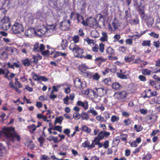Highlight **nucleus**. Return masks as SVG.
<instances>
[{
	"mask_svg": "<svg viewBox=\"0 0 160 160\" xmlns=\"http://www.w3.org/2000/svg\"><path fill=\"white\" fill-rule=\"evenodd\" d=\"M11 26L10 22L8 23H4L2 24V28L4 30H7Z\"/></svg>",
	"mask_w": 160,
	"mask_h": 160,
	"instance_id": "obj_22",
	"label": "nucleus"
},
{
	"mask_svg": "<svg viewBox=\"0 0 160 160\" xmlns=\"http://www.w3.org/2000/svg\"><path fill=\"white\" fill-rule=\"evenodd\" d=\"M77 104L78 106L82 107L85 110H87L88 108V104L87 101L83 102L79 101L77 102Z\"/></svg>",
	"mask_w": 160,
	"mask_h": 160,
	"instance_id": "obj_12",
	"label": "nucleus"
},
{
	"mask_svg": "<svg viewBox=\"0 0 160 160\" xmlns=\"http://www.w3.org/2000/svg\"><path fill=\"white\" fill-rule=\"evenodd\" d=\"M88 24H89L91 27L93 26H96L97 24V21L93 18H90L87 21Z\"/></svg>",
	"mask_w": 160,
	"mask_h": 160,
	"instance_id": "obj_15",
	"label": "nucleus"
},
{
	"mask_svg": "<svg viewBox=\"0 0 160 160\" xmlns=\"http://www.w3.org/2000/svg\"><path fill=\"white\" fill-rule=\"evenodd\" d=\"M8 56L7 53L4 51L0 53V58L2 59H5L7 58Z\"/></svg>",
	"mask_w": 160,
	"mask_h": 160,
	"instance_id": "obj_34",
	"label": "nucleus"
},
{
	"mask_svg": "<svg viewBox=\"0 0 160 160\" xmlns=\"http://www.w3.org/2000/svg\"><path fill=\"white\" fill-rule=\"evenodd\" d=\"M149 34L151 36L155 38H158L159 37V35L158 34H157L154 32H151Z\"/></svg>",
	"mask_w": 160,
	"mask_h": 160,
	"instance_id": "obj_49",
	"label": "nucleus"
},
{
	"mask_svg": "<svg viewBox=\"0 0 160 160\" xmlns=\"http://www.w3.org/2000/svg\"><path fill=\"white\" fill-rule=\"evenodd\" d=\"M150 42V40H144L142 43V45L143 46L149 47L151 45Z\"/></svg>",
	"mask_w": 160,
	"mask_h": 160,
	"instance_id": "obj_32",
	"label": "nucleus"
},
{
	"mask_svg": "<svg viewBox=\"0 0 160 160\" xmlns=\"http://www.w3.org/2000/svg\"><path fill=\"white\" fill-rule=\"evenodd\" d=\"M46 28L48 33H52L56 30V26L55 25H48Z\"/></svg>",
	"mask_w": 160,
	"mask_h": 160,
	"instance_id": "obj_13",
	"label": "nucleus"
},
{
	"mask_svg": "<svg viewBox=\"0 0 160 160\" xmlns=\"http://www.w3.org/2000/svg\"><path fill=\"white\" fill-rule=\"evenodd\" d=\"M80 129L81 131L88 133H90L91 132V129L85 126H82L81 128Z\"/></svg>",
	"mask_w": 160,
	"mask_h": 160,
	"instance_id": "obj_27",
	"label": "nucleus"
},
{
	"mask_svg": "<svg viewBox=\"0 0 160 160\" xmlns=\"http://www.w3.org/2000/svg\"><path fill=\"white\" fill-rule=\"evenodd\" d=\"M69 99V98L68 96H67L65 98H63V100L64 101V103L67 105H68L69 103L68 102V101Z\"/></svg>",
	"mask_w": 160,
	"mask_h": 160,
	"instance_id": "obj_62",
	"label": "nucleus"
},
{
	"mask_svg": "<svg viewBox=\"0 0 160 160\" xmlns=\"http://www.w3.org/2000/svg\"><path fill=\"white\" fill-rule=\"evenodd\" d=\"M126 49V48L124 46H121L119 47L118 50L122 52H124Z\"/></svg>",
	"mask_w": 160,
	"mask_h": 160,
	"instance_id": "obj_55",
	"label": "nucleus"
},
{
	"mask_svg": "<svg viewBox=\"0 0 160 160\" xmlns=\"http://www.w3.org/2000/svg\"><path fill=\"white\" fill-rule=\"evenodd\" d=\"M126 92L125 91H119L115 93L114 96L118 99H121L126 97L127 96Z\"/></svg>",
	"mask_w": 160,
	"mask_h": 160,
	"instance_id": "obj_8",
	"label": "nucleus"
},
{
	"mask_svg": "<svg viewBox=\"0 0 160 160\" xmlns=\"http://www.w3.org/2000/svg\"><path fill=\"white\" fill-rule=\"evenodd\" d=\"M49 158L47 156L43 155L41 158V160H48Z\"/></svg>",
	"mask_w": 160,
	"mask_h": 160,
	"instance_id": "obj_64",
	"label": "nucleus"
},
{
	"mask_svg": "<svg viewBox=\"0 0 160 160\" xmlns=\"http://www.w3.org/2000/svg\"><path fill=\"white\" fill-rule=\"evenodd\" d=\"M21 62L25 66H28L30 65V61L28 58L22 60Z\"/></svg>",
	"mask_w": 160,
	"mask_h": 160,
	"instance_id": "obj_25",
	"label": "nucleus"
},
{
	"mask_svg": "<svg viewBox=\"0 0 160 160\" xmlns=\"http://www.w3.org/2000/svg\"><path fill=\"white\" fill-rule=\"evenodd\" d=\"M68 42L65 39L62 40L60 43L61 46L62 48V49L63 50H65L68 46Z\"/></svg>",
	"mask_w": 160,
	"mask_h": 160,
	"instance_id": "obj_20",
	"label": "nucleus"
},
{
	"mask_svg": "<svg viewBox=\"0 0 160 160\" xmlns=\"http://www.w3.org/2000/svg\"><path fill=\"white\" fill-rule=\"evenodd\" d=\"M74 84L75 87L78 88L82 87V83L80 79L78 78H76L74 81Z\"/></svg>",
	"mask_w": 160,
	"mask_h": 160,
	"instance_id": "obj_17",
	"label": "nucleus"
},
{
	"mask_svg": "<svg viewBox=\"0 0 160 160\" xmlns=\"http://www.w3.org/2000/svg\"><path fill=\"white\" fill-rule=\"evenodd\" d=\"M112 24L113 28V29L112 28V30L115 31V30L117 29L118 28V24L114 22L112 23Z\"/></svg>",
	"mask_w": 160,
	"mask_h": 160,
	"instance_id": "obj_46",
	"label": "nucleus"
},
{
	"mask_svg": "<svg viewBox=\"0 0 160 160\" xmlns=\"http://www.w3.org/2000/svg\"><path fill=\"white\" fill-rule=\"evenodd\" d=\"M85 40V41L88 44L94 43L95 42L94 40L90 39L89 38H86Z\"/></svg>",
	"mask_w": 160,
	"mask_h": 160,
	"instance_id": "obj_51",
	"label": "nucleus"
},
{
	"mask_svg": "<svg viewBox=\"0 0 160 160\" xmlns=\"http://www.w3.org/2000/svg\"><path fill=\"white\" fill-rule=\"evenodd\" d=\"M97 95V98L98 97H102L104 96L106 93V89L105 88H95Z\"/></svg>",
	"mask_w": 160,
	"mask_h": 160,
	"instance_id": "obj_6",
	"label": "nucleus"
},
{
	"mask_svg": "<svg viewBox=\"0 0 160 160\" xmlns=\"http://www.w3.org/2000/svg\"><path fill=\"white\" fill-rule=\"evenodd\" d=\"M140 113L142 114H146L148 112V110L147 109H140L139 110Z\"/></svg>",
	"mask_w": 160,
	"mask_h": 160,
	"instance_id": "obj_45",
	"label": "nucleus"
},
{
	"mask_svg": "<svg viewBox=\"0 0 160 160\" xmlns=\"http://www.w3.org/2000/svg\"><path fill=\"white\" fill-rule=\"evenodd\" d=\"M79 68L81 70L83 69H84V70H85L86 69L88 68L87 66L85 64H83L80 65L79 66Z\"/></svg>",
	"mask_w": 160,
	"mask_h": 160,
	"instance_id": "obj_60",
	"label": "nucleus"
},
{
	"mask_svg": "<svg viewBox=\"0 0 160 160\" xmlns=\"http://www.w3.org/2000/svg\"><path fill=\"white\" fill-rule=\"evenodd\" d=\"M89 143L88 142L86 141L82 144V146L85 148L87 147L89 149Z\"/></svg>",
	"mask_w": 160,
	"mask_h": 160,
	"instance_id": "obj_56",
	"label": "nucleus"
},
{
	"mask_svg": "<svg viewBox=\"0 0 160 160\" xmlns=\"http://www.w3.org/2000/svg\"><path fill=\"white\" fill-rule=\"evenodd\" d=\"M87 113H90L95 116L98 114L97 112L94 109V108L92 107H90L89 109L87 111Z\"/></svg>",
	"mask_w": 160,
	"mask_h": 160,
	"instance_id": "obj_23",
	"label": "nucleus"
},
{
	"mask_svg": "<svg viewBox=\"0 0 160 160\" xmlns=\"http://www.w3.org/2000/svg\"><path fill=\"white\" fill-rule=\"evenodd\" d=\"M70 24L69 20H64L61 23V29L63 31L68 30L69 29Z\"/></svg>",
	"mask_w": 160,
	"mask_h": 160,
	"instance_id": "obj_5",
	"label": "nucleus"
},
{
	"mask_svg": "<svg viewBox=\"0 0 160 160\" xmlns=\"http://www.w3.org/2000/svg\"><path fill=\"white\" fill-rule=\"evenodd\" d=\"M102 36L100 38L101 41L102 42L107 41L108 40V35L106 32H102Z\"/></svg>",
	"mask_w": 160,
	"mask_h": 160,
	"instance_id": "obj_24",
	"label": "nucleus"
},
{
	"mask_svg": "<svg viewBox=\"0 0 160 160\" xmlns=\"http://www.w3.org/2000/svg\"><path fill=\"white\" fill-rule=\"evenodd\" d=\"M91 36L95 38L98 37L99 36V33L96 30H94L91 31Z\"/></svg>",
	"mask_w": 160,
	"mask_h": 160,
	"instance_id": "obj_26",
	"label": "nucleus"
},
{
	"mask_svg": "<svg viewBox=\"0 0 160 160\" xmlns=\"http://www.w3.org/2000/svg\"><path fill=\"white\" fill-rule=\"evenodd\" d=\"M96 109L100 110L101 111H102L104 110L105 108L102 105H101V106H97L96 107Z\"/></svg>",
	"mask_w": 160,
	"mask_h": 160,
	"instance_id": "obj_58",
	"label": "nucleus"
},
{
	"mask_svg": "<svg viewBox=\"0 0 160 160\" xmlns=\"http://www.w3.org/2000/svg\"><path fill=\"white\" fill-rule=\"evenodd\" d=\"M69 49L75 55V57L77 58H83L84 53L83 49L74 43H71L69 47Z\"/></svg>",
	"mask_w": 160,
	"mask_h": 160,
	"instance_id": "obj_2",
	"label": "nucleus"
},
{
	"mask_svg": "<svg viewBox=\"0 0 160 160\" xmlns=\"http://www.w3.org/2000/svg\"><path fill=\"white\" fill-rule=\"evenodd\" d=\"M7 65L9 68L14 69V67L16 68H20L21 66V63L19 61L16 60V62H13L12 64H11L10 62H8Z\"/></svg>",
	"mask_w": 160,
	"mask_h": 160,
	"instance_id": "obj_7",
	"label": "nucleus"
},
{
	"mask_svg": "<svg viewBox=\"0 0 160 160\" xmlns=\"http://www.w3.org/2000/svg\"><path fill=\"white\" fill-rule=\"evenodd\" d=\"M146 96H148V98H150L153 96H155L157 94V93L156 91H152L150 89L146 91Z\"/></svg>",
	"mask_w": 160,
	"mask_h": 160,
	"instance_id": "obj_14",
	"label": "nucleus"
},
{
	"mask_svg": "<svg viewBox=\"0 0 160 160\" xmlns=\"http://www.w3.org/2000/svg\"><path fill=\"white\" fill-rule=\"evenodd\" d=\"M50 137L51 138V139H49V140L51 141L52 140L54 142V143H58L59 142H58V138L56 137H54L53 136H51Z\"/></svg>",
	"mask_w": 160,
	"mask_h": 160,
	"instance_id": "obj_53",
	"label": "nucleus"
},
{
	"mask_svg": "<svg viewBox=\"0 0 160 160\" xmlns=\"http://www.w3.org/2000/svg\"><path fill=\"white\" fill-rule=\"evenodd\" d=\"M47 29L46 27H43L41 29H40L36 31V34L40 37L44 35L46 32H47Z\"/></svg>",
	"mask_w": 160,
	"mask_h": 160,
	"instance_id": "obj_10",
	"label": "nucleus"
},
{
	"mask_svg": "<svg viewBox=\"0 0 160 160\" xmlns=\"http://www.w3.org/2000/svg\"><path fill=\"white\" fill-rule=\"evenodd\" d=\"M72 40L74 43H78L80 41V38L78 35H75L72 37Z\"/></svg>",
	"mask_w": 160,
	"mask_h": 160,
	"instance_id": "obj_33",
	"label": "nucleus"
},
{
	"mask_svg": "<svg viewBox=\"0 0 160 160\" xmlns=\"http://www.w3.org/2000/svg\"><path fill=\"white\" fill-rule=\"evenodd\" d=\"M92 55H90V54H87L86 56H84L83 55V58L84 59H92Z\"/></svg>",
	"mask_w": 160,
	"mask_h": 160,
	"instance_id": "obj_57",
	"label": "nucleus"
},
{
	"mask_svg": "<svg viewBox=\"0 0 160 160\" xmlns=\"http://www.w3.org/2000/svg\"><path fill=\"white\" fill-rule=\"evenodd\" d=\"M139 79L141 81L144 82L146 80V77L144 76L140 75L138 77Z\"/></svg>",
	"mask_w": 160,
	"mask_h": 160,
	"instance_id": "obj_54",
	"label": "nucleus"
},
{
	"mask_svg": "<svg viewBox=\"0 0 160 160\" xmlns=\"http://www.w3.org/2000/svg\"><path fill=\"white\" fill-rule=\"evenodd\" d=\"M124 59L126 62H130L134 60V58H133L132 56L129 57L128 56H126L124 57Z\"/></svg>",
	"mask_w": 160,
	"mask_h": 160,
	"instance_id": "obj_36",
	"label": "nucleus"
},
{
	"mask_svg": "<svg viewBox=\"0 0 160 160\" xmlns=\"http://www.w3.org/2000/svg\"><path fill=\"white\" fill-rule=\"evenodd\" d=\"M151 158V155L150 153L147 154L143 158V160H148L150 159Z\"/></svg>",
	"mask_w": 160,
	"mask_h": 160,
	"instance_id": "obj_48",
	"label": "nucleus"
},
{
	"mask_svg": "<svg viewBox=\"0 0 160 160\" xmlns=\"http://www.w3.org/2000/svg\"><path fill=\"white\" fill-rule=\"evenodd\" d=\"M49 50H43L41 52L42 55L44 56H49Z\"/></svg>",
	"mask_w": 160,
	"mask_h": 160,
	"instance_id": "obj_42",
	"label": "nucleus"
},
{
	"mask_svg": "<svg viewBox=\"0 0 160 160\" xmlns=\"http://www.w3.org/2000/svg\"><path fill=\"white\" fill-rule=\"evenodd\" d=\"M152 72L147 69H145L142 70V74L145 75H149Z\"/></svg>",
	"mask_w": 160,
	"mask_h": 160,
	"instance_id": "obj_29",
	"label": "nucleus"
},
{
	"mask_svg": "<svg viewBox=\"0 0 160 160\" xmlns=\"http://www.w3.org/2000/svg\"><path fill=\"white\" fill-rule=\"evenodd\" d=\"M125 42L127 44L131 45L132 43V41L131 39H128L125 40Z\"/></svg>",
	"mask_w": 160,
	"mask_h": 160,
	"instance_id": "obj_59",
	"label": "nucleus"
},
{
	"mask_svg": "<svg viewBox=\"0 0 160 160\" xmlns=\"http://www.w3.org/2000/svg\"><path fill=\"white\" fill-rule=\"evenodd\" d=\"M114 55H110L108 56V58L109 60H116L118 59V58L117 57H113V56Z\"/></svg>",
	"mask_w": 160,
	"mask_h": 160,
	"instance_id": "obj_50",
	"label": "nucleus"
},
{
	"mask_svg": "<svg viewBox=\"0 0 160 160\" xmlns=\"http://www.w3.org/2000/svg\"><path fill=\"white\" fill-rule=\"evenodd\" d=\"M60 52H55L54 54V55L53 56H51L53 58H55L58 56H60Z\"/></svg>",
	"mask_w": 160,
	"mask_h": 160,
	"instance_id": "obj_61",
	"label": "nucleus"
},
{
	"mask_svg": "<svg viewBox=\"0 0 160 160\" xmlns=\"http://www.w3.org/2000/svg\"><path fill=\"white\" fill-rule=\"evenodd\" d=\"M6 152V149L3 144L0 143V156H1L5 154Z\"/></svg>",
	"mask_w": 160,
	"mask_h": 160,
	"instance_id": "obj_19",
	"label": "nucleus"
},
{
	"mask_svg": "<svg viewBox=\"0 0 160 160\" xmlns=\"http://www.w3.org/2000/svg\"><path fill=\"white\" fill-rule=\"evenodd\" d=\"M92 51L95 52H98V46L97 44H95L94 46L92 48Z\"/></svg>",
	"mask_w": 160,
	"mask_h": 160,
	"instance_id": "obj_40",
	"label": "nucleus"
},
{
	"mask_svg": "<svg viewBox=\"0 0 160 160\" xmlns=\"http://www.w3.org/2000/svg\"><path fill=\"white\" fill-rule=\"evenodd\" d=\"M24 30V28L22 24L16 22L12 26L11 31L13 34H18L23 32Z\"/></svg>",
	"mask_w": 160,
	"mask_h": 160,
	"instance_id": "obj_3",
	"label": "nucleus"
},
{
	"mask_svg": "<svg viewBox=\"0 0 160 160\" xmlns=\"http://www.w3.org/2000/svg\"><path fill=\"white\" fill-rule=\"evenodd\" d=\"M2 24L4 23H8V22H10L9 21V19L7 17H4L2 18Z\"/></svg>",
	"mask_w": 160,
	"mask_h": 160,
	"instance_id": "obj_41",
	"label": "nucleus"
},
{
	"mask_svg": "<svg viewBox=\"0 0 160 160\" xmlns=\"http://www.w3.org/2000/svg\"><path fill=\"white\" fill-rule=\"evenodd\" d=\"M81 115L78 112H75L73 114V117L75 119H79L81 118Z\"/></svg>",
	"mask_w": 160,
	"mask_h": 160,
	"instance_id": "obj_37",
	"label": "nucleus"
},
{
	"mask_svg": "<svg viewBox=\"0 0 160 160\" xmlns=\"http://www.w3.org/2000/svg\"><path fill=\"white\" fill-rule=\"evenodd\" d=\"M100 78V76L97 73H95L94 74L92 75L91 76V78L96 81L98 80Z\"/></svg>",
	"mask_w": 160,
	"mask_h": 160,
	"instance_id": "obj_31",
	"label": "nucleus"
},
{
	"mask_svg": "<svg viewBox=\"0 0 160 160\" xmlns=\"http://www.w3.org/2000/svg\"><path fill=\"white\" fill-rule=\"evenodd\" d=\"M6 50L7 51L10 52L12 53H13L16 50V49L15 48H10L9 47H7Z\"/></svg>",
	"mask_w": 160,
	"mask_h": 160,
	"instance_id": "obj_43",
	"label": "nucleus"
},
{
	"mask_svg": "<svg viewBox=\"0 0 160 160\" xmlns=\"http://www.w3.org/2000/svg\"><path fill=\"white\" fill-rule=\"evenodd\" d=\"M89 96V97H91L92 98H97V95H96L95 89L94 90H92L91 89H90Z\"/></svg>",
	"mask_w": 160,
	"mask_h": 160,
	"instance_id": "obj_21",
	"label": "nucleus"
},
{
	"mask_svg": "<svg viewBox=\"0 0 160 160\" xmlns=\"http://www.w3.org/2000/svg\"><path fill=\"white\" fill-rule=\"evenodd\" d=\"M109 141L108 140H106L104 142L103 144V146L104 148L105 149L108 148L109 146Z\"/></svg>",
	"mask_w": 160,
	"mask_h": 160,
	"instance_id": "obj_47",
	"label": "nucleus"
},
{
	"mask_svg": "<svg viewBox=\"0 0 160 160\" xmlns=\"http://www.w3.org/2000/svg\"><path fill=\"white\" fill-rule=\"evenodd\" d=\"M41 125V123L40 122H38V124L36 126L35 124H32L28 126V128L30 132L31 133H32L36 130V128H38Z\"/></svg>",
	"mask_w": 160,
	"mask_h": 160,
	"instance_id": "obj_9",
	"label": "nucleus"
},
{
	"mask_svg": "<svg viewBox=\"0 0 160 160\" xmlns=\"http://www.w3.org/2000/svg\"><path fill=\"white\" fill-rule=\"evenodd\" d=\"M37 117L39 119H42L43 120H46V117L42 115L41 114H38L37 115Z\"/></svg>",
	"mask_w": 160,
	"mask_h": 160,
	"instance_id": "obj_44",
	"label": "nucleus"
},
{
	"mask_svg": "<svg viewBox=\"0 0 160 160\" xmlns=\"http://www.w3.org/2000/svg\"><path fill=\"white\" fill-rule=\"evenodd\" d=\"M2 135H3L8 140L13 142L15 138L18 142L21 140L20 136L15 131L14 128L12 127L4 128L0 132V136Z\"/></svg>",
	"mask_w": 160,
	"mask_h": 160,
	"instance_id": "obj_1",
	"label": "nucleus"
},
{
	"mask_svg": "<svg viewBox=\"0 0 160 160\" xmlns=\"http://www.w3.org/2000/svg\"><path fill=\"white\" fill-rule=\"evenodd\" d=\"M98 46V50L100 52L102 53L104 52L105 45L102 43H101L99 44Z\"/></svg>",
	"mask_w": 160,
	"mask_h": 160,
	"instance_id": "obj_30",
	"label": "nucleus"
},
{
	"mask_svg": "<svg viewBox=\"0 0 160 160\" xmlns=\"http://www.w3.org/2000/svg\"><path fill=\"white\" fill-rule=\"evenodd\" d=\"M36 19L32 17L28 18V22L29 24L31 25L33 24L35 21H36Z\"/></svg>",
	"mask_w": 160,
	"mask_h": 160,
	"instance_id": "obj_35",
	"label": "nucleus"
},
{
	"mask_svg": "<svg viewBox=\"0 0 160 160\" xmlns=\"http://www.w3.org/2000/svg\"><path fill=\"white\" fill-rule=\"evenodd\" d=\"M160 42L158 40L156 41L153 42V45L157 48H158L160 47Z\"/></svg>",
	"mask_w": 160,
	"mask_h": 160,
	"instance_id": "obj_52",
	"label": "nucleus"
},
{
	"mask_svg": "<svg viewBox=\"0 0 160 160\" xmlns=\"http://www.w3.org/2000/svg\"><path fill=\"white\" fill-rule=\"evenodd\" d=\"M110 134V132H107L105 130H103L98 134L97 138L101 140L104 137H108Z\"/></svg>",
	"mask_w": 160,
	"mask_h": 160,
	"instance_id": "obj_11",
	"label": "nucleus"
},
{
	"mask_svg": "<svg viewBox=\"0 0 160 160\" xmlns=\"http://www.w3.org/2000/svg\"><path fill=\"white\" fill-rule=\"evenodd\" d=\"M106 51L107 54L109 55H115V50L111 47H109L106 49Z\"/></svg>",
	"mask_w": 160,
	"mask_h": 160,
	"instance_id": "obj_18",
	"label": "nucleus"
},
{
	"mask_svg": "<svg viewBox=\"0 0 160 160\" xmlns=\"http://www.w3.org/2000/svg\"><path fill=\"white\" fill-rule=\"evenodd\" d=\"M120 138L122 141H123L125 142H127L126 140L127 139L128 136L126 134H122L120 136Z\"/></svg>",
	"mask_w": 160,
	"mask_h": 160,
	"instance_id": "obj_39",
	"label": "nucleus"
},
{
	"mask_svg": "<svg viewBox=\"0 0 160 160\" xmlns=\"http://www.w3.org/2000/svg\"><path fill=\"white\" fill-rule=\"evenodd\" d=\"M88 113L85 112H82V117L83 119H87L89 117V115Z\"/></svg>",
	"mask_w": 160,
	"mask_h": 160,
	"instance_id": "obj_38",
	"label": "nucleus"
},
{
	"mask_svg": "<svg viewBox=\"0 0 160 160\" xmlns=\"http://www.w3.org/2000/svg\"><path fill=\"white\" fill-rule=\"evenodd\" d=\"M142 62V60H141L140 58H138L135 60V61L132 62V63L138 64L140 62Z\"/></svg>",
	"mask_w": 160,
	"mask_h": 160,
	"instance_id": "obj_63",
	"label": "nucleus"
},
{
	"mask_svg": "<svg viewBox=\"0 0 160 160\" xmlns=\"http://www.w3.org/2000/svg\"><path fill=\"white\" fill-rule=\"evenodd\" d=\"M45 46L42 44H39L38 42L36 43L34 45L33 51L35 52H40L44 50Z\"/></svg>",
	"mask_w": 160,
	"mask_h": 160,
	"instance_id": "obj_4",
	"label": "nucleus"
},
{
	"mask_svg": "<svg viewBox=\"0 0 160 160\" xmlns=\"http://www.w3.org/2000/svg\"><path fill=\"white\" fill-rule=\"evenodd\" d=\"M34 34H36V30L33 28L28 29L25 32V34L28 36H32Z\"/></svg>",
	"mask_w": 160,
	"mask_h": 160,
	"instance_id": "obj_16",
	"label": "nucleus"
},
{
	"mask_svg": "<svg viewBox=\"0 0 160 160\" xmlns=\"http://www.w3.org/2000/svg\"><path fill=\"white\" fill-rule=\"evenodd\" d=\"M112 88L115 89H119L121 87V86L119 83L117 82H114L112 85Z\"/></svg>",
	"mask_w": 160,
	"mask_h": 160,
	"instance_id": "obj_28",
	"label": "nucleus"
}]
</instances>
